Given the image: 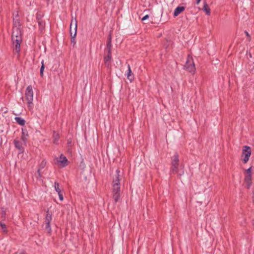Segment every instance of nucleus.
Segmentation results:
<instances>
[{
  "label": "nucleus",
  "instance_id": "nucleus-1",
  "mask_svg": "<svg viewBox=\"0 0 254 254\" xmlns=\"http://www.w3.org/2000/svg\"><path fill=\"white\" fill-rule=\"evenodd\" d=\"M120 173L119 170H116V175L113 181V198L115 202L119 200L121 195Z\"/></svg>",
  "mask_w": 254,
  "mask_h": 254
},
{
  "label": "nucleus",
  "instance_id": "nucleus-2",
  "mask_svg": "<svg viewBox=\"0 0 254 254\" xmlns=\"http://www.w3.org/2000/svg\"><path fill=\"white\" fill-rule=\"evenodd\" d=\"M179 155L175 153L172 159L171 172L182 176L184 174V167L182 165L179 166Z\"/></svg>",
  "mask_w": 254,
  "mask_h": 254
},
{
  "label": "nucleus",
  "instance_id": "nucleus-3",
  "mask_svg": "<svg viewBox=\"0 0 254 254\" xmlns=\"http://www.w3.org/2000/svg\"><path fill=\"white\" fill-rule=\"evenodd\" d=\"M25 98L27 102L28 108L29 110L32 109L33 100V91L31 85H29L25 91Z\"/></svg>",
  "mask_w": 254,
  "mask_h": 254
},
{
  "label": "nucleus",
  "instance_id": "nucleus-4",
  "mask_svg": "<svg viewBox=\"0 0 254 254\" xmlns=\"http://www.w3.org/2000/svg\"><path fill=\"white\" fill-rule=\"evenodd\" d=\"M77 31V22L75 19L74 20L72 19L70 24V34H71V42L74 45L75 44V36Z\"/></svg>",
  "mask_w": 254,
  "mask_h": 254
},
{
  "label": "nucleus",
  "instance_id": "nucleus-5",
  "mask_svg": "<svg viewBox=\"0 0 254 254\" xmlns=\"http://www.w3.org/2000/svg\"><path fill=\"white\" fill-rule=\"evenodd\" d=\"M251 153L252 150L250 146L247 145L243 146L242 157H244L243 162L244 163H246L249 161Z\"/></svg>",
  "mask_w": 254,
  "mask_h": 254
},
{
  "label": "nucleus",
  "instance_id": "nucleus-6",
  "mask_svg": "<svg viewBox=\"0 0 254 254\" xmlns=\"http://www.w3.org/2000/svg\"><path fill=\"white\" fill-rule=\"evenodd\" d=\"M13 143L15 147L19 150V153H22L24 152V146L26 145V142H24L19 138H16L13 140Z\"/></svg>",
  "mask_w": 254,
  "mask_h": 254
},
{
  "label": "nucleus",
  "instance_id": "nucleus-7",
  "mask_svg": "<svg viewBox=\"0 0 254 254\" xmlns=\"http://www.w3.org/2000/svg\"><path fill=\"white\" fill-rule=\"evenodd\" d=\"M184 67L186 69L190 72H194L195 69V65L191 58L188 59Z\"/></svg>",
  "mask_w": 254,
  "mask_h": 254
},
{
  "label": "nucleus",
  "instance_id": "nucleus-8",
  "mask_svg": "<svg viewBox=\"0 0 254 254\" xmlns=\"http://www.w3.org/2000/svg\"><path fill=\"white\" fill-rule=\"evenodd\" d=\"M12 40L17 39L18 40H22L21 38V32L20 28L13 29V32L12 34Z\"/></svg>",
  "mask_w": 254,
  "mask_h": 254
},
{
  "label": "nucleus",
  "instance_id": "nucleus-9",
  "mask_svg": "<svg viewBox=\"0 0 254 254\" xmlns=\"http://www.w3.org/2000/svg\"><path fill=\"white\" fill-rule=\"evenodd\" d=\"M12 41L13 43V49L14 52L17 53L18 56L20 51V44L22 40L15 39L14 40H12Z\"/></svg>",
  "mask_w": 254,
  "mask_h": 254
},
{
  "label": "nucleus",
  "instance_id": "nucleus-10",
  "mask_svg": "<svg viewBox=\"0 0 254 254\" xmlns=\"http://www.w3.org/2000/svg\"><path fill=\"white\" fill-rule=\"evenodd\" d=\"M59 164L62 167H64L68 165V160L66 157L63 154L60 155L59 160H57Z\"/></svg>",
  "mask_w": 254,
  "mask_h": 254
},
{
  "label": "nucleus",
  "instance_id": "nucleus-11",
  "mask_svg": "<svg viewBox=\"0 0 254 254\" xmlns=\"http://www.w3.org/2000/svg\"><path fill=\"white\" fill-rule=\"evenodd\" d=\"M28 136V132L27 129L25 128H22L20 140H22L24 142H26Z\"/></svg>",
  "mask_w": 254,
  "mask_h": 254
},
{
  "label": "nucleus",
  "instance_id": "nucleus-12",
  "mask_svg": "<svg viewBox=\"0 0 254 254\" xmlns=\"http://www.w3.org/2000/svg\"><path fill=\"white\" fill-rule=\"evenodd\" d=\"M18 14H16V15L13 18V29L20 28L21 26L20 20L18 18Z\"/></svg>",
  "mask_w": 254,
  "mask_h": 254
},
{
  "label": "nucleus",
  "instance_id": "nucleus-13",
  "mask_svg": "<svg viewBox=\"0 0 254 254\" xmlns=\"http://www.w3.org/2000/svg\"><path fill=\"white\" fill-rule=\"evenodd\" d=\"M185 9V7L183 6H179L176 7L174 12V16L176 17L178 16L181 13L184 11Z\"/></svg>",
  "mask_w": 254,
  "mask_h": 254
},
{
  "label": "nucleus",
  "instance_id": "nucleus-14",
  "mask_svg": "<svg viewBox=\"0 0 254 254\" xmlns=\"http://www.w3.org/2000/svg\"><path fill=\"white\" fill-rule=\"evenodd\" d=\"M60 135L56 131L53 132V142L54 144H58L59 143Z\"/></svg>",
  "mask_w": 254,
  "mask_h": 254
},
{
  "label": "nucleus",
  "instance_id": "nucleus-15",
  "mask_svg": "<svg viewBox=\"0 0 254 254\" xmlns=\"http://www.w3.org/2000/svg\"><path fill=\"white\" fill-rule=\"evenodd\" d=\"M127 79L130 81H131L134 79V76L131 72L130 66L129 64H127Z\"/></svg>",
  "mask_w": 254,
  "mask_h": 254
},
{
  "label": "nucleus",
  "instance_id": "nucleus-16",
  "mask_svg": "<svg viewBox=\"0 0 254 254\" xmlns=\"http://www.w3.org/2000/svg\"><path fill=\"white\" fill-rule=\"evenodd\" d=\"M245 181L247 185V188L249 189L252 184V178L251 175H246L245 178Z\"/></svg>",
  "mask_w": 254,
  "mask_h": 254
},
{
  "label": "nucleus",
  "instance_id": "nucleus-17",
  "mask_svg": "<svg viewBox=\"0 0 254 254\" xmlns=\"http://www.w3.org/2000/svg\"><path fill=\"white\" fill-rule=\"evenodd\" d=\"M15 120L17 124L21 126H23L25 125V121L21 117H15Z\"/></svg>",
  "mask_w": 254,
  "mask_h": 254
},
{
  "label": "nucleus",
  "instance_id": "nucleus-18",
  "mask_svg": "<svg viewBox=\"0 0 254 254\" xmlns=\"http://www.w3.org/2000/svg\"><path fill=\"white\" fill-rule=\"evenodd\" d=\"M202 9L206 12L207 15H209L210 14V9L206 2L204 3Z\"/></svg>",
  "mask_w": 254,
  "mask_h": 254
},
{
  "label": "nucleus",
  "instance_id": "nucleus-19",
  "mask_svg": "<svg viewBox=\"0 0 254 254\" xmlns=\"http://www.w3.org/2000/svg\"><path fill=\"white\" fill-rule=\"evenodd\" d=\"M45 217V223H51L52 219V214L49 213V211H48Z\"/></svg>",
  "mask_w": 254,
  "mask_h": 254
},
{
  "label": "nucleus",
  "instance_id": "nucleus-20",
  "mask_svg": "<svg viewBox=\"0 0 254 254\" xmlns=\"http://www.w3.org/2000/svg\"><path fill=\"white\" fill-rule=\"evenodd\" d=\"M111 50H108V55L106 56L104 58L105 62L107 64L108 62H109L111 59Z\"/></svg>",
  "mask_w": 254,
  "mask_h": 254
},
{
  "label": "nucleus",
  "instance_id": "nucleus-21",
  "mask_svg": "<svg viewBox=\"0 0 254 254\" xmlns=\"http://www.w3.org/2000/svg\"><path fill=\"white\" fill-rule=\"evenodd\" d=\"M112 47L111 44V35H109L108 38L107 43V48L108 50H111Z\"/></svg>",
  "mask_w": 254,
  "mask_h": 254
},
{
  "label": "nucleus",
  "instance_id": "nucleus-22",
  "mask_svg": "<svg viewBox=\"0 0 254 254\" xmlns=\"http://www.w3.org/2000/svg\"><path fill=\"white\" fill-rule=\"evenodd\" d=\"M50 223H45V229L49 234H50L52 231Z\"/></svg>",
  "mask_w": 254,
  "mask_h": 254
},
{
  "label": "nucleus",
  "instance_id": "nucleus-23",
  "mask_svg": "<svg viewBox=\"0 0 254 254\" xmlns=\"http://www.w3.org/2000/svg\"><path fill=\"white\" fill-rule=\"evenodd\" d=\"M41 68H40V75L41 76H43V72H44V68H45V66H44V60H42V61L41 62Z\"/></svg>",
  "mask_w": 254,
  "mask_h": 254
},
{
  "label": "nucleus",
  "instance_id": "nucleus-24",
  "mask_svg": "<svg viewBox=\"0 0 254 254\" xmlns=\"http://www.w3.org/2000/svg\"><path fill=\"white\" fill-rule=\"evenodd\" d=\"M60 185L58 182L55 183V189L56 191L58 192V193H60V192H61V190L59 188Z\"/></svg>",
  "mask_w": 254,
  "mask_h": 254
},
{
  "label": "nucleus",
  "instance_id": "nucleus-25",
  "mask_svg": "<svg viewBox=\"0 0 254 254\" xmlns=\"http://www.w3.org/2000/svg\"><path fill=\"white\" fill-rule=\"evenodd\" d=\"M0 226L1 227V229L2 230V231L4 232H5L6 233L7 230V228H6V226L5 225V224L2 223V222H0Z\"/></svg>",
  "mask_w": 254,
  "mask_h": 254
},
{
  "label": "nucleus",
  "instance_id": "nucleus-26",
  "mask_svg": "<svg viewBox=\"0 0 254 254\" xmlns=\"http://www.w3.org/2000/svg\"><path fill=\"white\" fill-rule=\"evenodd\" d=\"M251 173H252L251 167H250V168H248L247 170H246V175H251Z\"/></svg>",
  "mask_w": 254,
  "mask_h": 254
},
{
  "label": "nucleus",
  "instance_id": "nucleus-27",
  "mask_svg": "<svg viewBox=\"0 0 254 254\" xmlns=\"http://www.w3.org/2000/svg\"><path fill=\"white\" fill-rule=\"evenodd\" d=\"M46 162L45 160H43L40 164V168H43L46 165Z\"/></svg>",
  "mask_w": 254,
  "mask_h": 254
},
{
  "label": "nucleus",
  "instance_id": "nucleus-28",
  "mask_svg": "<svg viewBox=\"0 0 254 254\" xmlns=\"http://www.w3.org/2000/svg\"><path fill=\"white\" fill-rule=\"evenodd\" d=\"M58 194H59V197L60 200H61V201L63 200L64 197H63V195L62 194V193L60 192V193H58Z\"/></svg>",
  "mask_w": 254,
  "mask_h": 254
},
{
  "label": "nucleus",
  "instance_id": "nucleus-29",
  "mask_svg": "<svg viewBox=\"0 0 254 254\" xmlns=\"http://www.w3.org/2000/svg\"><path fill=\"white\" fill-rule=\"evenodd\" d=\"M149 18V15H145V16H144L142 18V21H144V20H146L147 19H148Z\"/></svg>",
  "mask_w": 254,
  "mask_h": 254
},
{
  "label": "nucleus",
  "instance_id": "nucleus-30",
  "mask_svg": "<svg viewBox=\"0 0 254 254\" xmlns=\"http://www.w3.org/2000/svg\"><path fill=\"white\" fill-rule=\"evenodd\" d=\"M5 215H6V212H5V211L4 210H2V212H1L2 217L5 218Z\"/></svg>",
  "mask_w": 254,
  "mask_h": 254
},
{
  "label": "nucleus",
  "instance_id": "nucleus-31",
  "mask_svg": "<svg viewBox=\"0 0 254 254\" xmlns=\"http://www.w3.org/2000/svg\"><path fill=\"white\" fill-rule=\"evenodd\" d=\"M245 34H246V35H247V37H250V35H249V33H248L247 31H246L245 32Z\"/></svg>",
  "mask_w": 254,
  "mask_h": 254
},
{
  "label": "nucleus",
  "instance_id": "nucleus-32",
  "mask_svg": "<svg viewBox=\"0 0 254 254\" xmlns=\"http://www.w3.org/2000/svg\"><path fill=\"white\" fill-rule=\"evenodd\" d=\"M68 144H70L71 143V140L70 139H68L67 140Z\"/></svg>",
  "mask_w": 254,
  "mask_h": 254
},
{
  "label": "nucleus",
  "instance_id": "nucleus-33",
  "mask_svg": "<svg viewBox=\"0 0 254 254\" xmlns=\"http://www.w3.org/2000/svg\"><path fill=\"white\" fill-rule=\"evenodd\" d=\"M200 0H196V3L198 4L200 2Z\"/></svg>",
  "mask_w": 254,
  "mask_h": 254
},
{
  "label": "nucleus",
  "instance_id": "nucleus-34",
  "mask_svg": "<svg viewBox=\"0 0 254 254\" xmlns=\"http://www.w3.org/2000/svg\"><path fill=\"white\" fill-rule=\"evenodd\" d=\"M40 169H39L38 170V173L39 174L40 173Z\"/></svg>",
  "mask_w": 254,
  "mask_h": 254
}]
</instances>
